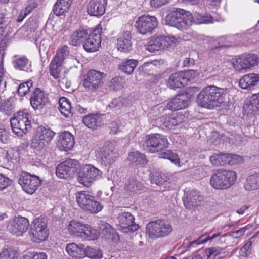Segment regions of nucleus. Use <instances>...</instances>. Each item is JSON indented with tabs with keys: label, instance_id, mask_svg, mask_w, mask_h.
Here are the masks:
<instances>
[{
	"label": "nucleus",
	"instance_id": "obj_1",
	"mask_svg": "<svg viewBox=\"0 0 259 259\" xmlns=\"http://www.w3.org/2000/svg\"><path fill=\"white\" fill-rule=\"evenodd\" d=\"M227 88L214 85L205 87L197 96V102L199 106L212 109L220 107L227 96Z\"/></svg>",
	"mask_w": 259,
	"mask_h": 259
},
{
	"label": "nucleus",
	"instance_id": "obj_2",
	"mask_svg": "<svg viewBox=\"0 0 259 259\" xmlns=\"http://www.w3.org/2000/svg\"><path fill=\"white\" fill-rule=\"evenodd\" d=\"M192 14L180 8H173L165 19L168 25L182 31L190 27L192 24Z\"/></svg>",
	"mask_w": 259,
	"mask_h": 259
},
{
	"label": "nucleus",
	"instance_id": "obj_3",
	"mask_svg": "<svg viewBox=\"0 0 259 259\" xmlns=\"http://www.w3.org/2000/svg\"><path fill=\"white\" fill-rule=\"evenodd\" d=\"M29 114L25 110L15 113L10 119V124L12 132L18 137H23L24 134L31 128Z\"/></svg>",
	"mask_w": 259,
	"mask_h": 259
},
{
	"label": "nucleus",
	"instance_id": "obj_4",
	"mask_svg": "<svg viewBox=\"0 0 259 259\" xmlns=\"http://www.w3.org/2000/svg\"><path fill=\"white\" fill-rule=\"evenodd\" d=\"M76 199L78 206L83 210L91 213L96 214L103 208V205L87 191L77 192Z\"/></svg>",
	"mask_w": 259,
	"mask_h": 259
},
{
	"label": "nucleus",
	"instance_id": "obj_5",
	"mask_svg": "<svg viewBox=\"0 0 259 259\" xmlns=\"http://www.w3.org/2000/svg\"><path fill=\"white\" fill-rule=\"evenodd\" d=\"M168 144L165 136L157 133L151 134L145 136L143 148L149 153H155L165 150Z\"/></svg>",
	"mask_w": 259,
	"mask_h": 259
},
{
	"label": "nucleus",
	"instance_id": "obj_6",
	"mask_svg": "<svg viewBox=\"0 0 259 259\" xmlns=\"http://www.w3.org/2000/svg\"><path fill=\"white\" fill-rule=\"evenodd\" d=\"M77 173L78 181L86 187H90L102 176V172L91 164L80 165Z\"/></svg>",
	"mask_w": 259,
	"mask_h": 259
},
{
	"label": "nucleus",
	"instance_id": "obj_7",
	"mask_svg": "<svg viewBox=\"0 0 259 259\" xmlns=\"http://www.w3.org/2000/svg\"><path fill=\"white\" fill-rule=\"evenodd\" d=\"M236 180L234 171L222 169L211 176L210 184L214 189L224 190L232 186Z\"/></svg>",
	"mask_w": 259,
	"mask_h": 259
},
{
	"label": "nucleus",
	"instance_id": "obj_8",
	"mask_svg": "<svg viewBox=\"0 0 259 259\" xmlns=\"http://www.w3.org/2000/svg\"><path fill=\"white\" fill-rule=\"evenodd\" d=\"M172 227L162 220L150 222L146 226V232L150 238H158L168 235L172 231Z\"/></svg>",
	"mask_w": 259,
	"mask_h": 259
},
{
	"label": "nucleus",
	"instance_id": "obj_9",
	"mask_svg": "<svg viewBox=\"0 0 259 259\" xmlns=\"http://www.w3.org/2000/svg\"><path fill=\"white\" fill-rule=\"evenodd\" d=\"M47 226V221L46 218H37L34 220L29 232L33 242L38 243L47 238L48 232Z\"/></svg>",
	"mask_w": 259,
	"mask_h": 259
},
{
	"label": "nucleus",
	"instance_id": "obj_10",
	"mask_svg": "<svg viewBox=\"0 0 259 259\" xmlns=\"http://www.w3.org/2000/svg\"><path fill=\"white\" fill-rule=\"evenodd\" d=\"M106 74L98 70L91 69L83 75L82 84L88 91L94 92L101 88L104 84Z\"/></svg>",
	"mask_w": 259,
	"mask_h": 259
},
{
	"label": "nucleus",
	"instance_id": "obj_11",
	"mask_svg": "<svg viewBox=\"0 0 259 259\" xmlns=\"http://www.w3.org/2000/svg\"><path fill=\"white\" fill-rule=\"evenodd\" d=\"M55 134L54 132L49 129L42 126L39 127L32 137L31 148L37 151L43 149L49 145Z\"/></svg>",
	"mask_w": 259,
	"mask_h": 259
},
{
	"label": "nucleus",
	"instance_id": "obj_12",
	"mask_svg": "<svg viewBox=\"0 0 259 259\" xmlns=\"http://www.w3.org/2000/svg\"><path fill=\"white\" fill-rule=\"evenodd\" d=\"M18 182L26 193L32 194L41 185L42 181L36 175L23 171L19 176Z\"/></svg>",
	"mask_w": 259,
	"mask_h": 259
},
{
	"label": "nucleus",
	"instance_id": "obj_13",
	"mask_svg": "<svg viewBox=\"0 0 259 259\" xmlns=\"http://www.w3.org/2000/svg\"><path fill=\"white\" fill-rule=\"evenodd\" d=\"M158 24V22L155 16L143 15L136 21L135 26L139 33L147 35L152 34Z\"/></svg>",
	"mask_w": 259,
	"mask_h": 259
},
{
	"label": "nucleus",
	"instance_id": "obj_14",
	"mask_svg": "<svg viewBox=\"0 0 259 259\" xmlns=\"http://www.w3.org/2000/svg\"><path fill=\"white\" fill-rule=\"evenodd\" d=\"M79 161L75 159H68L60 163L56 169V174L58 177L61 179H67L73 176L77 172L79 167Z\"/></svg>",
	"mask_w": 259,
	"mask_h": 259
},
{
	"label": "nucleus",
	"instance_id": "obj_15",
	"mask_svg": "<svg viewBox=\"0 0 259 259\" xmlns=\"http://www.w3.org/2000/svg\"><path fill=\"white\" fill-rule=\"evenodd\" d=\"M176 41L173 36H158L152 37L146 46V49L153 53L155 51L164 50L171 47Z\"/></svg>",
	"mask_w": 259,
	"mask_h": 259
},
{
	"label": "nucleus",
	"instance_id": "obj_16",
	"mask_svg": "<svg viewBox=\"0 0 259 259\" xmlns=\"http://www.w3.org/2000/svg\"><path fill=\"white\" fill-rule=\"evenodd\" d=\"M113 145L110 142H106L98 151L97 157L99 159L102 165H110L118 157V153L114 151Z\"/></svg>",
	"mask_w": 259,
	"mask_h": 259
},
{
	"label": "nucleus",
	"instance_id": "obj_17",
	"mask_svg": "<svg viewBox=\"0 0 259 259\" xmlns=\"http://www.w3.org/2000/svg\"><path fill=\"white\" fill-rule=\"evenodd\" d=\"M117 219L118 226L120 227L118 229L124 233L134 232L139 229V225L135 223L134 217L130 212H121L118 214Z\"/></svg>",
	"mask_w": 259,
	"mask_h": 259
},
{
	"label": "nucleus",
	"instance_id": "obj_18",
	"mask_svg": "<svg viewBox=\"0 0 259 259\" xmlns=\"http://www.w3.org/2000/svg\"><path fill=\"white\" fill-rule=\"evenodd\" d=\"M29 101L34 110L40 111L49 102V98L44 91L39 88H35L30 93Z\"/></svg>",
	"mask_w": 259,
	"mask_h": 259
},
{
	"label": "nucleus",
	"instance_id": "obj_19",
	"mask_svg": "<svg viewBox=\"0 0 259 259\" xmlns=\"http://www.w3.org/2000/svg\"><path fill=\"white\" fill-rule=\"evenodd\" d=\"M29 226V223L28 219L19 216L15 217L13 220L10 221L7 229L12 234L21 236L27 231Z\"/></svg>",
	"mask_w": 259,
	"mask_h": 259
},
{
	"label": "nucleus",
	"instance_id": "obj_20",
	"mask_svg": "<svg viewBox=\"0 0 259 259\" xmlns=\"http://www.w3.org/2000/svg\"><path fill=\"white\" fill-rule=\"evenodd\" d=\"M257 63V55L249 54L240 56L237 58L235 62L233 63V65L236 70L240 71L256 65Z\"/></svg>",
	"mask_w": 259,
	"mask_h": 259
},
{
	"label": "nucleus",
	"instance_id": "obj_21",
	"mask_svg": "<svg viewBox=\"0 0 259 259\" xmlns=\"http://www.w3.org/2000/svg\"><path fill=\"white\" fill-rule=\"evenodd\" d=\"M189 101L187 95L184 94H178L170 102L168 103L166 106H161L160 109L163 111L166 109L172 111L179 110L187 107Z\"/></svg>",
	"mask_w": 259,
	"mask_h": 259
},
{
	"label": "nucleus",
	"instance_id": "obj_22",
	"mask_svg": "<svg viewBox=\"0 0 259 259\" xmlns=\"http://www.w3.org/2000/svg\"><path fill=\"white\" fill-rule=\"evenodd\" d=\"M99 233L105 239L115 242L120 240V237L116 230L109 224L101 221L98 225Z\"/></svg>",
	"mask_w": 259,
	"mask_h": 259
},
{
	"label": "nucleus",
	"instance_id": "obj_23",
	"mask_svg": "<svg viewBox=\"0 0 259 259\" xmlns=\"http://www.w3.org/2000/svg\"><path fill=\"white\" fill-rule=\"evenodd\" d=\"M107 0H90L87 6V12L91 16L103 15L107 6Z\"/></svg>",
	"mask_w": 259,
	"mask_h": 259
},
{
	"label": "nucleus",
	"instance_id": "obj_24",
	"mask_svg": "<svg viewBox=\"0 0 259 259\" xmlns=\"http://www.w3.org/2000/svg\"><path fill=\"white\" fill-rule=\"evenodd\" d=\"M200 195L197 190L184 191L183 202L186 208L193 209L198 205Z\"/></svg>",
	"mask_w": 259,
	"mask_h": 259
},
{
	"label": "nucleus",
	"instance_id": "obj_25",
	"mask_svg": "<svg viewBox=\"0 0 259 259\" xmlns=\"http://www.w3.org/2000/svg\"><path fill=\"white\" fill-rule=\"evenodd\" d=\"M188 75L183 71L177 72L170 75L168 80V86L171 89L180 88L188 82Z\"/></svg>",
	"mask_w": 259,
	"mask_h": 259
},
{
	"label": "nucleus",
	"instance_id": "obj_26",
	"mask_svg": "<svg viewBox=\"0 0 259 259\" xmlns=\"http://www.w3.org/2000/svg\"><path fill=\"white\" fill-rule=\"evenodd\" d=\"M132 40L131 31H126L121 33L117 40L118 50L124 53H129L132 50Z\"/></svg>",
	"mask_w": 259,
	"mask_h": 259
},
{
	"label": "nucleus",
	"instance_id": "obj_27",
	"mask_svg": "<svg viewBox=\"0 0 259 259\" xmlns=\"http://www.w3.org/2000/svg\"><path fill=\"white\" fill-rule=\"evenodd\" d=\"M74 145L73 135L68 131H64L59 137L58 146L60 150L67 151L71 149Z\"/></svg>",
	"mask_w": 259,
	"mask_h": 259
},
{
	"label": "nucleus",
	"instance_id": "obj_28",
	"mask_svg": "<svg viewBox=\"0 0 259 259\" xmlns=\"http://www.w3.org/2000/svg\"><path fill=\"white\" fill-rule=\"evenodd\" d=\"M12 64L14 68L17 70L26 72L32 71L31 62L24 56H14Z\"/></svg>",
	"mask_w": 259,
	"mask_h": 259
},
{
	"label": "nucleus",
	"instance_id": "obj_29",
	"mask_svg": "<svg viewBox=\"0 0 259 259\" xmlns=\"http://www.w3.org/2000/svg\"><path fill=\"white\" fill-rule=\"evenodd\" d=\"M88 35V31L85 29H77L70 35L69 44L72 46H79L83 42Z\"/></svg>",
	"mask_w": 259,
	"mask_h": 259
},
{
	"label": "nucleus",
	"instance_id": "obj_30",
	"mask_svg": "<svg viewBox=\"0 0 259 259\" xmlns=\"http://www.w3.org/2000/svg\"><path fill=\"white\" fill-rule=\"evenodd\" d=\"M82 121L88 128L95 129L99 126L103 121L102 115L98 113L88 114L83 117Z\"/></svg>",
	"mask_w": 259,
	"mask_h": 259
},
{
	"label": "nucleus",
	"instance_id": "obj_31",
	"mask_svg": "<svg viewBox=\"0 0 259 259\" xmlns=\"http://www.w3.org/2000/svg\"><path fill=\"white\" fill-rule=\"evenodd\" d=\"M259 84V74L250 73L243 76L239 80V85L243 89Z\"/></svg>",
	"mask_w": 259,
	"mask_h": 259
},
{
	"label": "nucleus",
	"instance_id": "obj_32",
	"mask_svg": "<svg viewBox=\"0 0 259 259\" xmlns=\"http://www.w3.org/2000/svg\"><path fill=\"white\" fill-rule=\"evenodd\" d=\"M101 40L98 39V37L88 35L86 39L83 42V47L87 52H95L99 50L101 47Z\"/></svg>",
	"mask_w": 259,
	"mask_h": 259
},
{
	"label": "nucleus",
	"instance_id": "obj_33",
	"mask_svg": "<svg viewBox=\"0 0 259 259\" xmlns=\"http://www.w3.org/2000/svg\"><path fill=\"white\" fill-rule=\"evenodd\" d=\"M4 10H0V35L6 37L10 28V23L12 18L6 14Z\"/></svg>",
	"mask_w": 259,
	"mask_h": 259
},
{
	"label": "nucleus",
	"instance_id": "obj_34",
	"mask_svg": "<svg viewBox=\"0 0 259 259\" xmlns=\"http://www.w3.org/2000/svg\"><path fill=\"white\" fill-rule=\"evenodd\" d=\"M138 64L137 60L126 59L123 60L118 65V68L127 75L132 74Z\"/></svg>",
	"mask_w": 259,
	"mask_h": 259
},
{
	"label": "nucleus",
	"instance_id": "obj_35",
	"mask_svg": "<svg viewBox=\"0 0 259 259\" xmlns=\"http://www.w3.org/2000/svg\"><path fill=\"white\" fill-rule=\"evenodd\" d=\"M73 0H57L53 6L54 13L61 16L68 12Z\"/></svg>",
	"mask_w": 259,
	"mask_h": 259
},
{
	"label": "nucleus",
	"instance_id": "obj_36",
	"mask_svg": "<svg viewBox=\"0 0 259 259\" xmlns=\"http://www.w3.org/2000/svg\"><path fill=\"white\" fill-rule=\"evenodd\" d=\"M66 250L69 255L75 258H83L84 248L82 245H78L74 243L68 244Z\"/></svg>",
	"mask_w": 259,
	"mask_h": 259
},
{
	"label": "nucleus",
	"instance_id": "obj_37",
	"mask_svg": "<svg viewBox=\"0 0 259 259\" xmlns=\"http://www.w3.org/2000/svg\"><path fill=\"white\" fill-rule=\"evenodd\" d=\"M58 107L62 115L66 118L71 117L73 113L72 111L71 103L69 100L65 97H61L59 100Z\"/></svg>",
	"mask_w": 259,
	"mask_h": 259
},
{
	"label": "nucleus",
	"instance_id": "obj_38",
	"mask_svg": "<svg viewBox=\"0 0 259 259\" xmlns=\"http://www.w3.org/2000/svg\"><path fill=\"white\" fill-rule=\"evenodd\" d=\"M128 159L131 163L136 165L144 166L147 163L146 156L138 151L130 152Z\"/></svg>",
	"mask_w": 259,
	"mask_h": 259
},
{
	"label": "nucleus",
	"instance_id": "obj_39",
	"mask_svg": "<svg viewBox=\"0 0 259 259\" xmlns=\"http://www.w3.org/2000/svg\"><path fill=\"white\" fill-rule=\"evenodd\" d=\"M85 226L86 225H83L80 222L71 221L68 225V230L72 235L81 238V235L83 233Z\"/></svg>",
	"mask_w": 259,
	"mask_h": 259
},
{
	"label": "nucleus",
	"instance_id": "obj_40",
	"mask_svg": "<svg viewBox=\"0 0 259 259\" xmlns=\"http://www.w3.org/2000/svg\"><path fill=\"white\" fill-rule=\"evenodd\" d=\"M60 59L59 58L58 60V57H54L49 65L50 74L55 79H58L60 77L61 67L63 62V61H61Z\"/></svg>",
	"mask_w": 259,
	"mask_h": 259
},
{
	"label": "nucleus",
	"instance_id": "obj_41",
	"mask_svg": "<svg viewBox=\"0 0 259 259\" xmlns=\"http://www.w3.org/2000/svg\"><path fill=\"white\" fill-rule=\"evenodd\" d=\"M247 191L259 189V174H254L248 176L244 185Z\"/></svg>",
	"mask_w": 259,
	"mask_h": 259
},
{
	"label": "nucleus",
	"instance_id": "obj_42",
	"mask_svg": "<svg viewBox=\"0 0 259 259\" xmlns=\"http://www.w3.org/2000/svg\"><path fill=\"white\" fill-rule=\"evenodd\" d=\"M142 188L143 185L136 177L130 178L125 185L126 190L133 193H137Z\"/></svg>",
	"mask_w": 259,
	"mask_h": 259
},
{
	"label": "nucleus",
	"instance_id": "obj_43",
	"mask_svg": "<svg viewBox=\"0 0 259 259\" xmlns=\"http://www.w3.org/2000/svg\"><path fill=\"white\" fill-rule=\"evenodd\" d=\"M193 19L192 22H194L196 24H207L212 23L213 21V18L210 15L207 14H201L200 13L195 11L192 15Z\"/></svg>",
	"mask_w": 259,
	"mask_h": 259
},
{
	"label": "nucleus",
	"instance_id": "obj_44",
	"mask_svg": "<svg viewBox=\"0 0 259 259\" xmlns=\"http://www.w3.org/2000/svg\"><path fill=\"white\" fill-rule=\"evenodd\" d=\"M129 104V101L127 99L124 97H119L114 99L108 105L107 108L116 110L122 108L123 106H126Z\"/></svg>",
	"mask_w": 259,
	"mask_h": 259
},
{
	"label": "nucleus",
	"instance_id": "obj_45",
	"mask_svg": "<svg viewBox=\"0 0 259 259\" xmlns=\"http://www.w3.org/2000/svg\"><path fill=\"white\" fill-rule=\"evenodd\" d=\"M83 257L87 256L91 259H100L103 256L102 251L91 246H87L84 249Z\"/></svg>",
	"mask_w": 259,
	"mask_h": 259
},
{
	"label": "nucleus",
	"instance_id": "obj_46",
	"mask_svg": "<svg viewBox=\"0 0 259 259\" xmlns=\"http://www.w3.org/2000/svg\"><path fill=\"white\" fill-rule=\"evenodd\" d=\"M184 116L181 112L177 113L168 118L164 122L166 126L171 127L176 126L184 121Z\"/></svg>",
	"mask_w": 259,
	"mask_h": 259
},
{
	"label": "nucleus",
	"instance_id": "obj_47",
	"mask_svg": "<svg viewBox=\"0 0 259 259\" xmlns=\"http://www.w3.org/2000/svg\"><path fill=\"white\" fill-rule=\"evenodd\" d=\"M211 164L214 166H222L226 164V153H214L209 157Z\"/></svg>",
	"mask_w": 259,
	"mask_h": 259
},
{
	"label": "nucleus",
	"instance_id": "obj_48",
	"mask_svg": "<svg viewBox=\"0 0 259 259\" xmlns=\"http://www.w3.org/2000/svg\"><path fill=\"white\" fill-rule=\"evenodd\" d=\"M32 84L33 82L31 80L20 83L17 89V93L21 97L26 95L30 92H31V89L32 87Z\"/></svg>",
	"mask_w": 259,
	"mask_h": 259
},
{
	"label": "nucleus",
	"instance_id": "obj_49",
	"mask_svg": "<svg viewBox=\"0 0 259 259\" xmlns=\"http://www.w3.org/2000/svg\"><path fill=\"white\" fill-rule=\"evenodd\" d=\"M81 238L87 240H94L97 239L98 237L96 231L91 229L88 225H86L85 228L81 235Z\"/></svg>",
	"mask_w": 259,
	"mask_h": 259
},
{
	"label": "nucleus",
	"instance_id": "obj_50",
	"mask_svg": "<svg viewBox=\"0 0 259 259\" xmlns=\"http://www.w3.org/2000/svg\"><path fill=\"white\" fill-rule=\"evenodd\" d=\"M221 235L220 233H217L214 234L211 237H204V236L202 235L200 236L196 240H194L193 241L190 242L189 243V244L188 245L189 247H195V245H200L202 243H204L208 241V240H211L218 236H220Z\"/></svg>",
	"mask_w": 259,
	"mask_h": 259
},
{
	"label": "nucleus",
	"instance_id": "obj_51",
	"mask_svg": "<svg viewBox=\"0 0 259 259\" xmlns=\"http://www.w3.org/2000/svg\"><path fill=\"white\" fill-rule=\"evenodd\" d=\"M109 87L114 91H118L123 88V81L121 77L116 76L109 82Z\"/></svg>",
	"mask_w": 259,
	"mask_h": 259
},
{
	"label": "nucleus",
	"instance_id": "obj_52",
	"mask_svg": "<svg viewBox=\"0 0 259 259\" xmlns=\"http://www.w3.org/2000/svg\"><path fill=\"white\" fill-rule=\"evenodd\" d=\"M151 182L159 186H164L166 185V180L164 178L161 174L155 173L151 174Z\"/></svg>",
	"mask_w": 259,
	"mask_h": 259
},
{
	"label": "nucleus",
	"instance_id": "obj_53",
	"mask_svg": "<svg viewBox=\"0 0 259 259\" xmlns=\"http://www.w3.org/2000/svg\"><path fill=\"white\" fill-rule=\"evenodd\" d=\"M10 134L8 130L3 125H0V143L7 144L10 143Z\"/></svg>",
	"mask_w": 259,
	"mask_h": 259
},
{
	"label": "nucleus",
	"instance_id": "obj_54",
	"mask_svg": "<svg viewBox=\"0 0 259 259\" xmlns=\"http://www.w3.org/2000/svg\"><path fill=\"white\" fill-rule=\"evenodd\" d=\"M161 157L169 160L175 165L179 164L180 163V159L178 155L169 150L162 153Z\"/></svg>",
	"mask_w": 259,
	"mask_h": 259
},
{
	"label": "nucleus",
	"instance_id": "obj_55",
	"mask_svg": "<svg viewBox=\"0 0 259 259\" xmlns=\"http://www.w3.org/2000/svg\"><path fill=\"white\" fill-rule=\"evenodd\" d=\"M14 106L11 101L7 100L0 105V111L7 115H10L14 110Z\"/></svg>",
	"mask_w": 259,
	"mask_h": 259
},
{
	"label": "nucleus",
	"instance_id": "obj_56",
	"mask_svg": "<svg viewBox=\"0 0 259 259\" xmlns=\"http://www.w3.org/2000/svg\"><path fill=\"white\" fill-rule=\"evenodd\" d=\"M248 108L254 112L259 110V93L251 96Z\"/></svg>",
	"mask_w": 259,
	"mask_h": 259
},
{
	"label": "nucleus",
	"instance_id": "obj_57",
	"mask_svg": "<svg viewBox=\"0 0 259 259\" xmlns=\"http://www.w3.org/2000/svg\"><path fill=\"white\" fill-rule=\"evenodd\" d=\"M5 158L8 162H14L17 161L19 158V153L18 150L11 149L7 151L6 153Z\"/></svg>",
	"mask_w": 259,
	"mask_h": 259
},
{
	"label": "nucleus",
	"instance_id": "obj_58",
	"mask_svg": "<svg viewBox=\"0 0 259 259\" xmlns=\"http://www.w3.org/2000/svg\"><path fill=\"white\" fill-rule=\"evenodd\" d=\"M226 164L233 165L240 163L242 161V158L239 155L232 154H226Z\"/></svg>",
	"mask_w": 259,
	"mask_h": 259
},
{
	"label": "nucleus",
	"instance_id": "obj_59",
	"mask_svg": "<svg viewBox=\"0 0 259 259\" xmlns=\"http://www.w3.org/2000/svg\"><path fill=\"white\" fill-rule=\"evenodd\" d=\"M0 259H17L16 252L11 248L5 249L0 253Z\"/></svg>",
	"mask_w": 259,
	"mask_h": 259
},
{
	"label": "nucleus",
	"instance_id": "obj_60",
	"mask_svg": "<svg viewBox=\"0 0 259 259\" xmlns=\"http://www.w3.org/2000/svg\"><path fill=\"white\" fill-rule=\"evenodd\" d=\"M13 181L5 175L0 173V191H3L10 186Z\"/></svg>",
	"mask_w": 259,
	"mask_h": 259
},
{
	"label": "nucleus",
	"instance_id": "obj_61",
	"mask_svg": "<svg viewBox=\"0 0 259 259\" xmlns=\"http://www.w3.org/2000/svg\"><path fill=\"white\" fill-rule=\"evenodd\" d=\"M69 54V48L66 46L64 45L60 48L58 52L56 53L54 57L60 58L61 61H63L65 56H67Z\"/></svg>",
	"mask_w": 259,
	"mask_h": 259
},
{
	"label": "nucleus",
	"instance_id": "obj_62",
	"mask_svg": "<svg viewBox=\"0 0 259 259\" xmlns=\"http://www.w3.org/2000/svg\"><path fill=\"white\" fill-rule=\"evenodd\" d=\"M25 25L30 31H35L38 27V22L35 17H30L26 22Z\"/></svg>",
	"mask_w": 259,
	"mask_h": 259
},
{
	"label": "nucleus",
	"instance_id": "obj_63",
	"mask_svg": "<svg viewBox=\"0 0 259 259\" xmlns=\"http://www.w3.org/2000/svg\"><path fill=\"white\" fill-rule=\"evenodd\" d=\"M224 249L219 246L212 247L208 248L205 250L208 258L210 257L211 255H214L215 256L220 255Z\"/></svg>",
	"mask_w": 259,
	"mask_h": 259
},
{
	"label": "nucleus",
	"instance_id": "obj_64",
	"mask_svg": "<svg viewBox=\"0 0 259 259\" xmlns=\"http://www.w3.org/2000/svg\"><path fill=\"white\" fill-rule=\"evenodd\" d=\"M47 255L45 252H33L23 256V259H47Z\"/></svg>",
	"mask_w": 259,
	"mask_h": 259
}]
</instances>
